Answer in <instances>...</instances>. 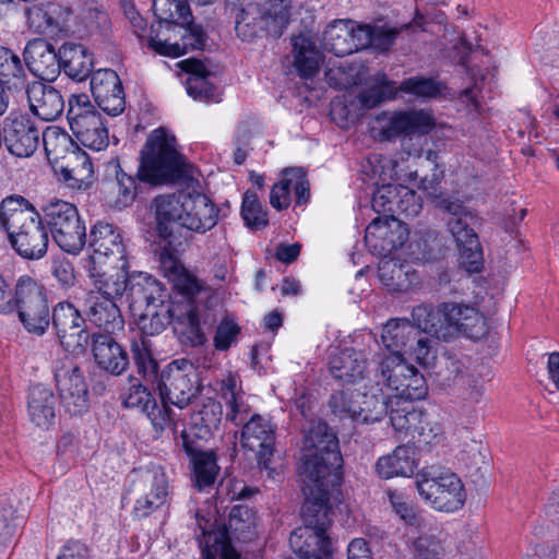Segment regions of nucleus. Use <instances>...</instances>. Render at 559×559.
Instances as JSON below:
<instances>
[{
    "label": "nucleus",
    "mask_w": 559,
    "mask_h": 559,
    "mask_svg": "<svg viewBox=\"0 0 559 559\" xmlns=\"http://www.w3.org/2000/svg\"><path fill=\"white\" fill-rule=\"evenodd\" d=\"M342 465L335 432L323 421L313 423L304 437L299 468L305 495L304 525L289 536V546L299 559H333L326 530L332 523L331 499L338 492Z\"/></svg>",
    "instance_id": "1"
},
{
    "label": "nucleus",
    "mask_w": 559,
    "mask_h": 559,
    "mask_svg": "<svg viewBox=\"0 0 559 559\" xmlns=\"http://www.w3.org/2000/svg\"><path fill=\"white\" fill-rule=\"evenodd\" d=\"M0 225L19 255L39 260L47 253L49 233L40 214L21 195H10L0 204Z\"/></svg>",
    "instance_id": "2"
},
{
    "label": "nucleus",
    "mask_w": 559,
    "mask_h": 559,
    "mask_svg": "<svg viewBox=\"0 0 559 559\" xmlns=\"http://www.w3.org/2000/svg\"><path fill=\"white\" fill-rule=\"evenodd\" d=\"M181 171V156L176 148V139L162 128L148 135L141 150L138 177L141 181L160 185L174 180Z\"/></svg>",
    "instance_id": "3"
},
{
    "label": "nucleus",
    "mask_w": 559,
    "mask_h": 559,
    "mask_svg": "<svg viewBox=\"0 0 559 559\" xmlns=\"http://www.w3.org/2000/svg\"><path fill=\"white\" fill-rule=\"evenodd\" d=\"M41 219L52 241L64 252L79 254L86 243V227L78 207L53 199L41 209Z\"/></svg>",
    "instance_id": "4"
},
{
    "label": "nucleus",
    "mask_w": 559,
    "mask_h": 559,
    "mask_svg": "<svg viewBox=\"0 0 559 559\" xmlns=\"http://www.w3.org/2000/svg\"><path fill=\"white\" fill-rule=\"evenodd\" d=\"M197 525L200 531V534H197L199 544L206 543L215 549L216 546H222L227 559H240V554L234 546L235 542L247 543L255 536L253 514L245 506H235L230 510L227 524L222 527L212 530L210 521L203 518H197Z\"/></svg>",
    "instance_id": "5"
},
{
    "label": "nucleus",
    "mask_w": 559,
    "mask_h": 559,
    "mask_svg": "<svg viewBox=\"0 0 559 559\" xmlns=\"http://www.w3.org/2000/svg\"><path fill=\"white\" fill-rule=\"evenodd\" d=\"M169 14L160 16L159 27L167 29L174 27L179 28L181 36L180 43H168V38L158 39L157 36H151L148 46L156 52L170 57H178L187 53L189 50L201 49L204 45V33L201 26L190 25V9L188 4L181 0H166Z\"/></svg>",
    "instance_id": "6"
},
{
    "label": "nucleus",
    "mask_w": 559,
    "mask_h": 559,
    "mask_svg": "<svg viewBox=\"0 0 559 559\" xmlns=\"http://www.w3.org/2000/svg\"><path fill=\"white\" fill-rule=\"evenodd\" d=\"M416 487L419 495L439 511L454 512L465 503L464 485L449 469L424 468L416 476Z\"/></svg>",
    "instance_id": "7"
},
{
    "label": "nucleus",
    "mask_w": 559,
    "mask_h": 559,
    "mask_svg": "<svg viewBox=\"0 0 559 559\" xmlns=\"http://www.w3.org/2000/svg\"><path fill=\"white\" fill-rule=\"evenodd\" d=\"M68 105L67 119L78 142L92 151L105 150L109 144L108 129L90 97L86 94H73Z\"/></svg>",
    "instance_id": "8"
},
{
    "label": "nucleus",
    "mask_w": 559,
    "mask_h": 559,
    "mask_svg": "<svg viewBox=\"0 0 559 559\" xmlns=\"http://www.w3.org/2000/svg\"><path fill=\"white\" fill-rule=\"evenodd\" d=\"M163 402L162 407L173 404L183 408L200 391L197 368L187 359L169 362L154 380Z\"/></svg>",
    "instance_id": "9"
},
{
    "label": "nucleus",
    "mask_w": 559,
    "mask_h": 559,
    "mask_svg": "<svg viewBox=\"0 0 559 559\" xmlns=\"http://www.w3.org/2000/svg\"><path fill=\"white\" fill-rule=\"evenodd\" d=\"M390 421L400 438L408 439L421 449L433 443L441 433L440 426L428 414L413 403L402 400L390 401Z\"/></svg>",
    "instance_id": "10"
},
{
    "label": "nucleus",
    "mask_w": 559,
    "mask_h": 559,
    "mask_svg": "<svg viewBox=\"0 0 559 559\" xmlns=\"http://www.w3.org/2000/svg\"><path fill=\"white\" fill-rule=\"evenodd\" d=\"M15 312L28 333L41 336L50 325L51 312L46 290L29 276H21L17 280Z\"/></svg>",
    "instance_id": "11"
},
{
    "label": "nucleus",
    "mask_w": 559,
    "mask_h": 559,
    "mask_svg": "<svg viewBox=\"0 0 559 559\" xmlns=\"http://www.w3.org/2000/svg\"><path fill=\"white\" fill-rule=\"evenodd\" d=\"M86 242L92 250L90 265L109 264L111 269H129L127 245L117 226L97 221L91 227Z\"/></svg>",
    "instance_id": "12"
},
{
    "label": "nucleus",
    "mask_w": 559,
    "mask_h": 559,
    "mask_svg": "<svg viewBox=\"0 0 559 559\" xmlns=\"http://www.w3.org/2000/svg\"><path fill=\"white\" fill-rule=\"evenodd\" d=\"M136 499L133 513L138 518H146L166 504L168 499V480L158 465L139 468L134 472Z\"/></svg>",
    "instance_id": "13"
},
{
    "label": "nucleus",
    "mask_w": 559,
    "mask_h": 559,
    "mask_svg": "<svg viewBox=\"0 0 559 559\" xmlns=\"http://www.w3.org/2000/svg\"><path fill=\"white\" fill-rule=\"evenodd\" d=\"M442 325H439V340L449 341L462 333L472 340H479L487 333L486 320L474 307L442 302L440 305Z\"/></svg>",
    "instance_id": "14"
},
{
    "label": "nucleus",
    "mask_w": 559,
    "mask_h": 559,
    "mask_svg": "<svg viewBox=\"0 0 559 559\" xmlns=\"http://www.w3.org/2000/svg\"><path fill=\"white\" fill-rule=\"evenodd\" d=\"M50 324L67 352L81 354L85 350L90 334L85 329V320L80 311L70 302H58L50 313Z\"/></svg>",
    "instance_id": "15"
},
{
    "label": "nucleus",
    "mask_w": 559,
    "mask_h": 559,
    "mask_svg": "<svg viewBox=\"0 0 559 559\" xmlns=\"http://www.w3.org/2000/svg\"><path fill=\"white\" fill-rule=\"evenodd\" d=\"M60 401L71 415H81L90 407L88 390L81 368L71 360L60 362L55 370Z\"/></svg>",
    "instance_id": "16"
},
{
    "label": "nucleus",
    "mask_w": 559,
    "mask_h": 559,
    "mask_svg": "<svg viewBox=\"0 0 559 559\" xmlns=\"http://www.w3.org/2000/svg\"><path fill=\"white\" fill-rule=\"evenodd\" d=\"M368 33L350 20H335L330 23L322 35V46L337 57L352 55L366 49Z\"/></svg>",
    "instance_id": "17"
},
{
    "label": "nucleus",
    "mask_w": 559,
    "mask_h": 559,
    "mask_svg": "<svg viewBox=\"0 0 559 559\" xmlns=\"http://www.w3.org/2000/svg\"><path fill=\"white\" fill-rule=\"evenodd\" d=\"M222 418L221 403L213 399H206L200 409L192 414L189 429L181 432L182 448L187 454L199 451V442L207 440L218 430Z\"/></svg>",
    "instance_id": "18"
},
{
    "label": "nucleus",
    "mask_w": 559,
    "mask_h": 559,
    "mask_svg": "<svg viewBox=\"0 0 559 559\" xmlns=\"http://www.w3.org/2000/svg\"><path fill=\"white\" fill-rule=\"evenodd\" d=\"M170 317L174 331L183 346L200 347L207 342L203 328L206 325V320L197 304L185 300L173 301Z\"/></svg>",
    "instance_id": "19"
},
{
    "label": "nucleus",
    "mask_w": 559,
    "mask_h": 559,
    "mask_svg": "<svg viewBox=\"0 0 559 559\" xmlns=\"http://www.w3.org/2000/svg\"><path fill=\"white\" fill-rule=\"evenodd\" d=\"M240 443L255 453L261 468L270 469L275 447V426L259 414L251 415L243 424Z\"/></svg>",
    "instance_id": "20"
},
{
    "label": "nucleus",
    "mask_w": 559,
    "mask_h": 559,
    "mask_svg": "<svg viewBox=\"0 0 559 559\" xmlns=\"http://www.w3.org/2000/svg\"><path fill=\"white\" fill-rule=\"evenodd\" d=\"M183 204L182 228L204 235L217 225L221 210L205 193L188 191Z\"/></svg>",
    "instance_id": "21"
},
{
    "label": "nucleus",
    "mask_w": 559,
    "mask_h": 559,
    "mask_svg": "<svg viewBox=\"0 0 559 559\" xmlns=\"http://www.w3.org/2000/svg\"><path fill=\"white\" fill-rule=\"evenodd\" d=\"M407 238V230L395 217H377L366 228L365 242L379 257H386L401 248Z\"/></svg>",
    "instance_id": "22"
},
{
    "label": "nucleus",
    "mask_w": 559,
    "mask_h": 559,
    "mask_svg": "<svg viewBox=\"0 0 559 559\" xmlns=\"http://www.w3.org/2000/svg\"><path fill=\"white\" fill-rule=\"evenodd\" d=\"M40 131L26 115L9 116L3 128L8 151L16 157L32 156L39 144Z\"/></svg>",
    "instance_id": "23"
},
{
    "label": "nucleus",
    "mask_w": 559,
    "mask_h": 559,
    "mask_svg": "<svg viewBox=\"0 0 559 559\" xmlns=\"http://www.w3.org/2000/svg\"><path fill=\"white\" fill-rule=\"evenodd\" d=\"M91 91L98 107L110 116L124 110V93L121 81L111 69H99L91 75Z\"/></svg>",
    "instance_id": "24"
},
{
    "label": "nucleus",
    "mask_w": 559,
    "mask_h": 559,
    "mask_svg": "<svg viewBox=\"0 0 559 559\" xmlns=\"http://www.w3.org/2000/svg\"><path fill=\"white\" fill-rule=\"evenodd\" d=\"M121 397L127 408H138L145 413L156 432H162L174 425L173 411L169 407L158 406L138 379H130V386Z\"/></svg>",
    "instance_id": "25"
},
{
    "label": "nucleus",
    "mask_w": 559,
    "mask_h": 559,
    "mask_svg": "<svg viewBox=\"0 0 559 559\" xmlns=\"http://www.w3.org/2000/svg\"><path fill=\"white\" fill-rule=\"evenodd\" d=\"M24 61L27 69L43 81H53L61 71L58 51L43 38L29 40L24 48Z\"/></svg>",
    "instance_id": "26"
},
{
    "label": "nucleus",
    "mask_w": 559,
    "mask_h": 559,
    "mask_svg": "<svg viewBox=\"0 0 559 559\" xmlns=\"http://www.w3.org/2000/svg\"><path fill=\"white\" fill-rule=\"evenodd\" d=\"M436 126L432 115L424 109L397 111L390 116L381 129L383 139L391 141L401 135L428 134Z\"/></svg>",
    "instance_id": "27"
},
{
    "label": "nucleus",
    "mask_w": 559,
    "mask_h": 559,
    "mask_svg": "<svg viewBox=\"0 0 559 559\" xmlns=\"http://www.w3.org/2000/svg\"><path fill=\"white\" fill-rule=\"evenodd\" d=\"M27 23L37 33H56L62 31L72 15V9L56 1L41 2L25 11Z\"/></svg>",
    "instance_id": "28"
},
{
    "label": "nucleus",
    "mask_w": 559,
    "mask_h": 559,
    "mask_svg": "<svg viewBox=\"0 0 559 559\" xmlns=\"http://www.w3.org/2000/svg\"><path fill=\"white\" fill-rule=\"evenodd\" d=\"M92 353L97 366L112 376H120L129 366V355L114 334L95 333L92 337Z\"/></svg>",
    "instance_id": "29"
},
{
    "label": "nucleus",
    "mask_w": 559,
    "mask_h": 559,
    "mask_svg": "<svg viewBox=\"0 0 559 559\" xmlns=\"http://www.w3.org/2000/svg\"><path fill=\"white\" fill-rule=\"evenodd\" d=\"M31 111L39 119L52 121L61 116L64 99L53 86L43 82H32L25 87Z\"/></svg>",
    "instance_id": "30"
},
{
    "label": "nucleus",
    "mask_w": 559,
    "mask_h": 559,
    "mask_svg": "<svg viewBox=\"0 0 559 559\" xmlns=\"http://www.w3.org/2000/svg\"><path fill=\"white\" fill-rule=\"evenodd\" d=\"M330 371L332 376L345 383H356L364 380L368 371V359L364 350L345 348L331 356Z\"/></svg>",
    "instance_id": "31"
},
{
    "label": "nucleus",
    "mask_w": 559,
    "mask_h": 559,
    "mask_svg": "<svg viewBox=\"0 0 559 559\" xmlns=\"http://www.w3.org/2000/svg\"><path fill=\"white\" fill-rule=\"evenodd\" d=\"M104 264L88 265V275L92 280V284L98 292L99 296H93L94 298H110L117 300L129 288V276L128 269H108L103 267Z\"/></svg>",
    "instance_id": "32"
},
{
    "label": "nucleus",
    "mask_w": 559,
    "mask_h": 559,
    "mask_svg": "<svg viewBox=\"0 0 559 559\" xmlns=\"http://www.w3.org/2000/svg\"><path fill=\"white\" fill-rule=\"evenodd\" d=\"M128 297L133 306H160L166 302L167 293L154 276L139 272L129 276Z\"/></svg>",
    "instance_id": "33"
},
{
    "label": "nucleus",
    "mask_w": 559,
    "mask_h": 559,
    "mask_svg": "<svg viewBox=\"0 0 559 559\" xmlns=\"http://www.w3.org/2000/svg\"><path fill=\"white\" fill-rule=\"evenodd\" d=\"M185 193L162 194L153 200L156 229L163 239L173 237V224L182 227Z\"/></svg>",
    "instance_id": "34"
},
{
    "label": "nucleus",
    "mask_w": 559,
    "mask_h": 559,
    "mask_svg": "<svg viewBox=\"0 0 559 559\" xmlns=\"http://www.w3.org/2000/svg\"><path fill=\"white\" fill-rule=\"evenodd\" d=\"M57 399L50 388L44 384L31 386L27 397V412L31 421L39 428L48 429L56 418Z\"/></svg>",
    "instance_id": "35"
},
{
    "label": "nucleus",
    "mask_w": 559,
    "mask_h": 559,
    "mask_svg": "<svg viewBox=\"0 0 559 559\" xmlns=\"http://www.w3.org/2000/svg\"><path fill=\"white\" fill-rule=\"evenodd\" d=\"M58 56L61 69L70 79L81 82L93 74L92 56L83 45L67 41L58 49Z\"/></svg>",
    "instance_id": "36"
},
{
    "label": "nucleus",
    "mask_w": 559,
    "mask_h": 559,
    "mask_svg": "<svg viewBox=\"0 0 559 559\" xmlns=\"http://www.w3.org/2000/svg\"><path fill=\"white\" fill-rule=\"evenodd\" d=\"M294 67L297 73L304 79L313 78L322 62V53L318 49L312 38L305 34H299L292 38Z\"/></svg>",
    "instance_id": "37"
},
{
    "label": "nucleus",
    "mask_w": 559,
    "mask_h": 559,
    "mask_svg": "<svg viewBox=\"0 0 559 559\" xmlns=\"http://www.w3.org/2000/svg\"><path fill=\"white\" fill-rule=\"evenodd\" d=\"M378 276L389 292H407L418 281L416 271L409 265L394 259L382 260L378 267Z\"/></svg>",
    "instance_id": "38"
},
{
    "label": "nucleus",
    "mask_w": 559,
    "mask_h": 559,
    "mask_svg": "<svg viewBox=\"0 0 559 559\" xmlns=\"http://www.w3.org/2000/svg\"><path fill=\"white\" fill-rule=\"evenodd\" d=\"M88 320L105 331L115 334L124 328V319L116 300L110 298H90Z\"/></svg>",
    "instance_id": "39"
},
{
    "label": "nucleus",
    "mask_w": 559,
    "mask_h": 559,
    "mask_svg": "<svg viewBox=\"0 0 559 559\" xmlns=\"http://www.w3.org/2000/svg\"><path fill=\"white\" fill-rule=\"evenodd\" d=\"M412 367L405 361L402 354L380 357L373 374L376 385H384L396 393L405 382L404 379Z\"/></svg>",
    "instance_id": "40"
},
{
    "label": "nucleus",
    "mask_w": 559,
    "mask_h": 559,
    "mask_svg": "<svg viewBox=\"0 0 559 559\" xmlns=\"http://www.w3.org/2000/svg\"><path fill=\"white\" fill-rule=\"evenodd\" d=\"M0 84L11 94L23 93L28 85L21 58L7 47H0Z\"/></svg>",
    "instance_id": "41"
},
{
    "label": "nucleus",
    "mask_w": 559,
    "mask_h": 559,
    "mask_svg": "<svg viewBox=\"0 0 559 559\" xmlns=\"http://www.w3.org/2000/svg\"><path fill=\"white\" fill-rule=\"evenodd\" d=\"M415 468L413 451L404 445L396 447L391 454L381 456L376 464L378 475L384 479L396 476L409 477Z\"/></svg>",
    "instance_id": "42"
},
{
    "label": "nucleus",
    "mask_w": 559,
    "mask_h": 559,
    "mask_svg": "<svg viewBox=\"0 0 559 559\" xmlns=\"http://www.w3.org/2000/svg\"><path fill=\"white\" fill-rule=\"evenodd\" d=\"M419 332L406 319H392L382 329L381 340L388 355L402 354V350L413 341Z\"/></svg>",
    "instance_id": "43"
},
{
    "label": "nucleus",
    "mask_w": 559,
    "mask_h": 559,
    "mask_svg": "<svg viewBox=\"0 0 559 559\" xmlns=\"http://www.w3.org/2000/svg\"><path fill=\"white\" fill-rule=\"evenodd\" d=\"M235 31L236 35L242 41H252L264 32L266 33V21L258 5L250 3L237 10L235 15Z\"/></svg>",
    "instance_id": "44"
},
{
    "label": "nucleus",
    "mask_w": 559,
    "mask_h": 559,
    "mask_svg": "<svg viewBox=\"0 0 559 559\" xmlns=\"http://www.w3.org/2000/svg\"><path fill=\"white\" fill-rule=\"evenodd\" d=\"M358 400L355 412V419L362 423L379 421L389 409V397L377 386L371 393L357 392Z\"/></svg>",
    "instance_id": "45"
},
{
    "label": "nucleus",
    "mask_w": 559,
    "mask_h": 559,
    "mask_svg": "<svg viewBox=\"0 0 559 559\" xmlns=\"http://www.w3.org/2000/svg\"><path fill=\"white\" fill-rule=\"evenodd\" d=\"M397 88L393 81L388 80L384 73H377L370 78L369 84L358 94L359 104L371 109L383 102L393 99L396 96Z\"/></svg>",
    "instance_id": "46"
},
{
    "label": "nucleus",
    "mask_w": 559,
    "mask_h": 559,
    "mask_svg": "<svg viewBox=\"0 0 559 559\" xmlns=\"http://www.w3.org/2000/svg\"><path fill=\"white\" fill-rule=\"evenodd\" d=\"M290 0H261L259 10L266 21V33L280 37L289 22Z\"/></svg>",
    "instance_id": "47"
},
{
    "label": "nucleus",
    "mask_w": 559,
    "mask_h": 559,
    "mask_svg": "<svg viewBox=\"0 0 559 559\" xmlns=\"http://www.w3.org/2000/svg\"><path fill=\"white\" fill-rule=\"evenodd\" d=\"M236 379L229 376L222 382V396L228 407L226 419L235 425H242L248 421L250 414L249 405L243 401V396L237 392Z\"/></svg>",
    "instance_id": "48"
},
{
    "label": "nucleus",
    "mask_w": 559,
    "mask_h": 559,
    "mask_svg": "<svg viewBox=\"0 0 559 559\" xmlns=\"http://www.w3.org/2000/svg\"><path fill=\"white\" fill-rule=\"evenodd\" d=\"M40 134L49 160L57 162L68 153L74 154V142L64 129L58 126H49Z\"/></svg>",
    "instance_id": "49"
},
{
    "label": "nucleus",
    "mask_w": 559,
    "mask_h": 559,
    "mask_svg": "<svg viewBox=\"0 0 559 559\" xmlns=\"http://www.w3.org/2000/svg\"><path fill=\"white\" fill-rule=\"evenodd\" d=\"M193 461L194 485L200 489L212 486L218 473V466L213 453L203 452L201 444L199 451L189 454Z\"/></svg>",
    "instance_id": "50"
},
{
    "label": "nucleus",
    "mask_w": 559,
    "mask_h": 559,
    "mask_svg": "<svg viewBox=\"0 0 559 559\" xmlns=\"http://www.w3.org/2000/svg\"><path fill=\"white\" fill-rule=\"evenodd\" d=\"M171 309L173 301L160 306L146 307L138 320L140 330L146 335L162 333L166 325L171 322Z\"/></svg>",
    "instance_id": "51"
},
{
    "label": "nucleus",
    "mask_w": 559,
    "mask_h": 559,
    "mask_svg": "<svg viewBox=\"0 0 559 559\" xmlns=\"http://www.w3.org/2000/svg\"><path fill=\"white\" fill-rule=\"evenodd\" d=\"M413 325L420 333H427L439 340V325H442L440 305L437 309L428 305L416 306L412 311Z\"/></svg>",
    "instance_id": "52"
},
{
    "label": "nucleus",
    "mask_w": 559,
    "mask_h": 559,
    "mask_svg": "<svg viewBox=\"0 0 559 559\" xmlns=\"http://www.w3.org/2000/svg\"><path fill=\"white\" fill-rule=\"evenodd\" d=\"M404 380L405 382L402 383L392 401L402 400L413 403V401L421 400L427 395L426 380L414 366Z\"/></svg>",
    "instance_id": "53"
},
{
    "label": "nucleus",
    "mask_w": 559,
    "mask_h": 559,
    "mask_svg": "<svg viewBox=\"0 0 559 559\" xmlns=\"http://www.w3.org/2000/svg\"><path fill=\"white\" fill-rule=\"evenodd\" d=\"M444 85L431 78L413 76L404 80L399 90L417 97L432 98L442 93Z\"/></svg>",
    "instance_id": "54"
},
{
    "label": "nucleus",
    "mask_w": 559,
    "mask_h": 559,
    "mask_svg": "<svg viewBox=\"0 0 559 559\" xmlns=\"http://www.w3.org/2000/svg\"><path fill=\"white\" fill-rule=\"evenodd\" d=\"M241 216L246 224L252 229H262L266 227L269 221L263 211L258 195L254 192L247 191L242 198Z\"/></svg>",
    "instance_id": "55"
},
{
    "label": "nucleus",
    "mask_w": 559,
    "mask_h": 559,
    "mask_svg": "<svg viewBox=\"0 0 559 559\" xmlns=\"http://www.w3.org/2000/svg\"><path fill=\"white\" fill-rule=\"evenodd\" d=\"M131 352L134 362L140 373L145 379L155 380L158 373V364L153 358L147 341L142 338L140 342H132Z\"/></svg>",
    "instance_id": "56"
},
{
    "label": "nucleus",
    "mask_w": 559,
    "mask_h": 559,
    "mask_svg": "<svg viewBox=\"0 0 559 559\" xmlns=\"http://www.w3.org/2000/svg\"><path fill=\"white\" fill-rule=\"evenodd\" d=\"M400 186L383 185L372 195L371 206L374 212L383 213V217H394L396 213V198Z\"/></svg>",
    "instance_id": "57"
},
{
    "label": "nucleus",
    "mask_w": 559,
    "mask_h": 559,
    "mask_svg": "<svg viewBox=\"0 0 559 559\" xmlns=\"http://www.w3.org/2000/svg\"><path fill=\"white\" fill-rule=\"evenodd\" d=\"M174 285L177 293L170 301L185 300L190 304H197L195 297L201 293L202 286L192 274L182 270L174 278Z\"/></svg>",
    "instance_id": "58"
},
{
    "label": "nucleus",
    "mask_w": 559,
    "mask_h": 559,
    "mask_svg": "<svg viewBox=\"0 0 559 559\" xmlns=\"http://www.w3.org/2000/svg\"><path fill=\"white\" fill-rule=\"evenodd\" d=\"M117 168L114 187L117 190L115 206L122 209L133 203L136 195V181L135 178L127 175L119 166Z\"/></svg>",
    "instance_id": "59"
},
{
    "label": "nucleus",
    "mask_w": 559,
    "mask_h": 559,
    "mask_svg": "<svg viewBox=\"0 0 559 559\" xmlns=\"http://www.w3.org/2000/svg\"><path fill=\"white\" fill-rule=\"evenodd\" d=\"M457 247L460 250V265L468 273L479 272L483 267L484 259L478 237Z\"/></svg>",
    "instance_id": "60"
},
{
    "label": "nucleus",
    "mask_w": 559,
    "mask_h": 559,
    "mask_svg": "<svg viewBox=\"0 0 559 559\" xmlns=\"http://www.w3.org/2000/svg\"><path fill=\"white\" fill-rule=\"evenodd\" d=\"M187 92L195 100L205 103H218L221 100L215 86L204 76H189Z\"/></svg>",
    "instance_id": "61"
},
{
    "label": "nucleus",
    "mask_w": 559,
    "mask_h": 559,
    "mask_svg": "<svg viewBox=\"0 0 559 559\" xmlns=\"http://www.w3.org/2000/svg\"><path fill=\"white\" fill-rule=\"evenodd\" d=\"M361 27L368 33L369 43H367V48L372 47L380 52L388 51L399 34V29L384 26L371 27L369 25H361Z\"/></svg>",
    "instance_id": "62"
},
{
    "label": "nucleus",
    "mask_w": 559,
    "mask_h": 559,
    "mask_svg": "<svg viewBox=\"0 0 559 559\" xmlns=\"http://www.w3.org/2000/svg\"><path fill=\"white\" fill-rule=\"evenodd\" d=\"M354 391H337L330 396L329 405L336 416L355 419L357 397Z\"/></svg>",
    "instance_id": "63"
},
{
    "label": "nucleus",
    "mask_w": 559,
    "mask_h": 559,
    "mask_svg": "<svg viewBox=\"0 0 559 559\" xmlns=\"http://www.w3.org/2000/svg\"><path fill=\"white\" fill-rule=\"evenodd\" d=\"M396 201L395 214L404 215L406 218L417 216L423 209L420 198L417 193L404 186H400Z\"/></svg>",
    "instance_id": "64"
}]
</instances>
